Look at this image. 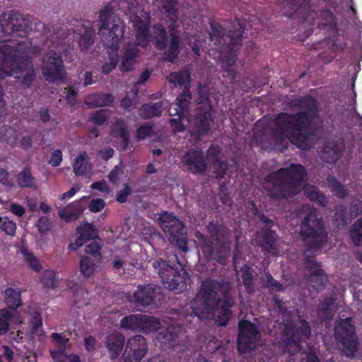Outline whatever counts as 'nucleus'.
Returning <instances> with one entry per match:
<instances>
[{
    "instance_id": "2eb2a0df",
    "label": "nucleus",
    "mask_w": 362,
    "mask_h": 362,
    "mask_svg": "<svg viewBox=\"0 0 362 362\" xmlns=\"http://www.w3.org/2000/svg\"><path fill=\"white\" fill-rule=\"evenodd\" d=\"M42 74L49 82L62 81L66 78V72L62 57L56 52L50 54L43 62Z\"/></svg>"
},
{
    "instance_id": "e433bc0d",
    "label": "nucleus",
    "mask_w": 362,
    "mask_h": 362,
    "mask_svg": "<svg viewBox=\"0 0 362 362\" xmlns=\"http://www.w3.org/2000/svg\"><path fill=\"white\" fill-rule=\"evenodd\" d=\"M4 293L5 303L10 309L16 310L21 305V293L20 291L7 288Z\"/></svg>"
},
{
    "instance_id": "ea45409f",
    "label": "nucleus",
    "mask_w": 362,
    "mask_h": 362,
    "mask_svg": "<svg viewBox=\"0 0 362 362\" xmlns=\"http://www.w3.org/2000/svg\"><path fill=\"white\" fill-rule=\"evenodd\" d=\"M31 23L30 20L26 18L23 15L17 10H8L4 11L0 15L1 23Z\"/></svg>"
},
{
    "instance_id": "a18cd8bd",
    "label": "nucleus",
    "mask_w": 362,
    "mask_h": 362,
    "mask_svg": "<svg viewBox=\"0 0 362 362\" xmlns=\"http://www.w3.org/2000/svg\"><path fill=\"white\" fill-rule=\"evenodd\" d=\"M349 235L354 243L356 247H359L362 244V217L358 218L351 226L349 230Z\"/></svg>"
},
{
    "instance_id": "69168bd1",
    "label": "nucleus",
    "mask_w": 362,
    "mask_h": 362,
    "mask_svg": "<svg viewBox=\"0 0 362 362\" xmlns=\"http://www.w3.org/2000/svg\"><path fill=\"white\" fill-rule=\"evenodd\" d=\"M0 183L8 189L15 187V182L11 177L9 172L2 168H0Z\"/></svg>"
},
{
    "instance_id": "9d476101",
    "label": "nucleus",
    "mask_w": 362,
    "mask_h": 362,
    "mask_svg": "<svg viewBox=\"0 0 362 362\" xmlns=\"http://www.w3.org/2000/svg\"><path fill=\"white\" fill-rule=\"evenodd\" d=\"M213 112L209 97L204 94L200 95L194 117V129L192 133V136L197 140L209 134L214 123Z\"/></svg>"
},
{
    "instance_id": "5701e85b",
    "label": "nucleus",
    "mask_w": 362,
    "mask_h": 362,
    "mask_svg": "<svg viewBox=\"0 0 362 362\" xmlns=\"http://www.w3.org/2000/svg\"><path fill=\"white\" fill-rule=\"evenodd\" d=\"M115 98L111 93H96L87 96L85 105L89 108L111 106Z\"/></svg>"
},
{
    "instance_id": "37998d69",
    "label": "nucleus",
    "mask_w": 362,
    "mask_h": 362,
    "mask_svg": "<svg viewBox=\"0 0 362 362\" xmlns=\"http://www.w3.org/2000/svg\"><path fill=\"white\" fill-rule=\"evenodd\" d=\"M327 153H332V157L329 163H335L339 160L345 149V144L343 140L332 142L329 146H325Z\"/></svg>"
},
{
    "instance_id": "0e129e2a",
    "label": "nucleus",
    "mask_w": 362,
    "mask_h": 362,
    "mask_svg": "<svg viewBox=\"0 0 362 362\" xmlns=\"http://www.w3.org/2000/svg\"><path fill=\"white\" fill-rule=\"evenodd\" d=\"M153 125L150 123L144 124L139 127L136 132V137L138 141L146 139L153 134Z\"/></svg>"
},
{
    "instance_id": "4be33fe9",
    "label": "nucleus",
    "mask_w": 362,
    "mask_h": 362,
    "mask_svg": "<svg viewBox=\"0 0 362 362\" xmlns=\"http://www.w3.org/2000/svg\"><path fill=\"white\" fill-rule=\"evenodd\" d=\"M320 30H332L335 35L325 37L323 40L313 43L312 50L329 49L333 47L336 43V35L338 33V24H317Z\"/></svg>"
},
{
    "instance_id": "2f4dec72",
    "label": "nucleus",
    "mask_w": 362,
    "mask_h": 362,
    "mask_svg": "<svg viewBox=\"0 0 362 362\" xmlns=\"http://www.w3.org/2000/svg\"><path fill=\"white\" fill-rule=\"evenodd\" d=\"M117 3H109L100 11L98 23H124L115 13Z\"/></svg>"
},
{
    "instance_id": "4468645a",
    "label": "nucleus",
    "mask_w": 362,
    "mask_h": 362,
    "mask_svg": "<svg viewBox=\"0 0 362 362\" xmlns=\"http://www.w3.org/2000/svg\"><path fill=\"white\" fill-rule=\"evenodd\" d=\"M160 287L153 284L139 285L134 292H128V301L136 305L146 307L152 304L160 295Z\"/></svg>"
},
{
    "instance_id": "774afa93",
    "label": "nucleus",
    "mask_w": 362,
    "mask_h": 362,
    "mask_svg": "<svg viewBox=\"0 0 362 362\" xmlns=\"http://www.w3.org/2000/svg\"><path fill=\"white\" fill-rule=\"evenodd\" d=\"M137 49L132 45H126L123 47V65L126 63V61L133 62L136 57Z\"/></svg>"
},
{
    "instance_id": "680f3d73",
    "label": "nucleus",
    "mask_w": 362,
    "mask_h": 362,
    "mask_svg": "<svg viewBox=\"0 0 362 362\" xmlns=\"http://www.w3.org/2000/svg\"><path fill=\"white\" fill-rule=\"evenodd\" d=\"M207 229L211 237L218 243H219L221 239L224 237V228L221 225L217 223L211 222L209 224Z\"/></svg>"
},
{
    "instance_id": "79ce46f5",
    "label": "nucleus",
    "mask_w": 362,
    "mask_h": 362,
    "mask_svg": "<svg viewBox=\"0 0 362 362\" xmlns=\"http://www.w3.org/2000/svg\"><path fill=\"white\" fill-rule=\"evenodd\" d=\"M194 236L199 241V245L202 252L207 258H211L214 252V248L210 238L205 236L200 231H196Z\"/></svg>"
},
{
    "instance_id": "58836bf2",
    "label": "nucleus",
    "mask_w": 362,
    "mask_h": 362,
    "mask_svg": "<svg viewBox=\"0 0 362 362\" xmlns=\"http://www.w3.org/2000/svg\"><path fill=\"white\" fill-rule=\"evenodd\" d=\"M162 8L170 23H177V15L178 12L177 0H161Z\"/></svg>"
},
{
    "instance_id": "6e6552de",
    "label": "nucleus",
    "mask_w": 362,
    "mask_h": 362,
    "mask_svg": "<svg viewBox=\"0 0 362 362\" xmlns=\"http://www.w3.org/2000/svg\"><path fill=\"white\" fill-rule=\"evenodd\" d=\"M334 337L343 354L347 358H354L359 348V341L351 317L340 319L336 323Z\"/></svg>"
},
{
    "instance_id": "f8f14e48",
    "label": "nucleus",
    "mask_w": 362,
    "mask_h": 362,
    "mask_svg": "<svg viewBox=\"0 0 362 362\" xmlns=\"http://www.w3.org/2000/svg\"><path fill=\"white\" fill-rule=\"evenodd\" d=\"M23 61V57L11 52L9 45H0V78L22 72L25 69Z\"/></svg>"
},
{
    "instance_id": "c03bdc74",
    "label": "nucleus",
    "mask_w": 362,
    "mask_h": 362,
    "mask_svg": "<svg viewBox=\"0 0 362 362\" xmlns=\"http://www.w3.org/2000/svg\"><path fill=\"white\" fill-rule=\"evenodd\" d=\"M101 240L98 238L97 240H92L88 244L85 245V252L92 256L96 262H101L102 254H101Z\"/></svg>"
},
{
    "instance_id": "20e7f679",
    "label": "nucleus",
    "mask_w": 362,
    "mask_h": 362,
    "mask_svg": "<svg viewBox=\"0 0 362 362\" xmlns=\"http://www.w3.org/2000/svg\"><path fill=\"white\" fill-rule=\"evenodd\" d=\"M233 26L226 33L221 24H210V39L215 44L221 45V51L225 52L222 68L232 80L236 78V71L233 68L238 59V54L242 39L246 30V24H232Z\"/></svg>"
},
{
    "instance_id": "72a5a7b5",
    "label": "nucleus",
    "mask_w": 362,
    "mask_h": 362,
    "mask_svg": "<svg viewBox=\"0 0 362 362\" xmlns=\"http://www.w3.org/2000/svg\"><path fill=\"white\" fill-rule=\"evenodd\" d=\"M306 279L313 284L315 289H322L327 282V276L322 268L313 271L310 275H306Z\"/></svg>"
},
{
    "instance_id": "13d9d810",
    "label": "nucleus",
    "mask_w": 362,
    "mask_h": 362,
    "mask_svg": "<svg viewBox=\"0 0 362 362\" xmlns=\"http://www.w3.org/2000/svg\"><path fill=\"white\" fill-rule=\"evenodd\" d=\"M0 229L10 236H13L16 230V224L7 216L0 217Z\"/></svg>"
},
{
    "instance_id": "bf43d9fd",
    "label": "nucleus",
    "mask_w": 362,
    "mask_h": 362,
    "mask_svg": "<svg viewBox=\"0 0 362 362\" xmlns=\"http://www.w3.org/2000/svg\"><path fill=\"white\" fill-rule=\"evenodd\" d=\"M42 284L47 288H54L57 286L56 274L52 270L45 271L41 276Z\"/></svg>"
},
{
    "instance_id": "c756f323",
    "label": "nucleus",
    "mask_w": 362,
    "mask_h": 362,
    "mask_svg": "<svg viewBox=\"0 0 362 362\" xmlns=\"http://www.w3.org/2000/svg\"><path fill=\"white\" fill-rule=\"evenodd\" d=\"M326 182L331 192L337 198L343 199L348 197L349 189L335 176L329 175Z\"/></svg>"
},
{
    "instance_id": "423d86ee",
    "label": "nucleus",
    "mask_w": 362,
    "mask_h": 362,
    "mask_svg": "<svg viewBox=\"0 0 362 362\" xmlns=\"http://www.w3.org/2000/svg\"><path fill=\"white\" fill-rule=\"evenodd\" d=\"M123 33L124 28L121 24H100L99 35L108 58L102 66V72L105 75L115 69L118 63L119 43Z\"/></svg>"
},
{
    "instance_id": "f257e3e1",
    "label": "nucleus",
    "mask_w": 362,
    "mask_h": 362,
    "mask_svg": "<svg viewBox=\"0 0 362 362\" xmlns=\"http://www.w3.org/2000/svg\"><path fill=\"white\" fill-rule=\"evenodd\" d=\"M286 105L296 112H281L275 115L271 131L276 144H282L288 139L301 150L309 148L308 142L317 135L320 125L317 122L320 117V103L311 95L288 98Z\"/></svg>"
},
{
    "instance_id": "8fccbe9b",
    "label": "nucleus",
    "mask_w": 362,
    "mask_h": 362,
    "mask_svg": "<svg viewBox=\"0 0 362 362\" xmlns=\"http://www.w3.org/2000/svg\"><path fill=\"white\" fill-rule=\"evenodd\" d=\"M95 30L93 28H86L81 35L78 44L82 51H88L94 42Z\"/></svg>"
},
{
    "instance_id": "603ef678",
    "label": "nucleus",
    "mask_w": 362,
    "mask_h": 362,
    "mask_svg": "<svg viewBox=\"0 0 362 362\" xmlns=\"http://www.w3.org/2000/svg\"><path fill=\"white\" fill-rule=\"evenodd\" d=\"M180 221L173 212L162 211L158 218V223L163 230L174 225L175 221Z\"/></svg>"
},
{
    "instance_id": "bb28decb",
    "label": "nucleus",
    "mask_w": 362,
    "mask_h": 362,
    "mask_svg": "<svg viewBox=\"0 0 362 362\" xmlns=\"http://www.w3.org/2000/svg\"><path fill=\"white\" fill-rule=\"evenodd\" d=\"M33 24H0V30L6 35L16 34V36L25 37Z\"/></svg>"
},
{
    "instance_id": "6e6d98bb",
    "label": "nucleus",
    "mask_w": 362,
    "mask_h": 362,
    "mask_svg": "<svg viewBox=\"0 0 362 362\" xmlns=\"http://www.w3.org/2000/svg\"><path fill=\"white\" fill-rule=\"evenodd\" d=\"M137 30L136 40L139 41V44L142 46H146L151 39V35L149 33V28L151 24H141Z\"/></svg>"
},
{
    "instance_id": "09e8293b",
    "label": "nucleus",
    "mask_w": 362,
    "mask_h": 362,
    "mask_svg": "<svg viewBox=\"0 0 362 362\" xmlns=\"http://www.w3.org/2000/svg\"><path fill=\"white\" fill-rule=\"evenodd\" d=\"M100 262H96L95 259H91L88 256H83L81 258L80 261V270L83 276L88 277L95 271V267Z\"/></svg>"
},
{
    "instance_id": "052dcab7",
    "label": "nucleus",
    "mask_w": 362,
    "mask_h": 362,
    "mask_svg": "<svg viewBox=\"0 0 362 362\" xmlns=\"http://www.w3.org/2000/svg\"><path fill=\"white\" fill-rule=\"evenodd\" d=\"M11 317L12 315L8 310H0V335L6 334L8 331Z\"/></svg>"
},
{
    "instance_id": "9b49d317",
    "label": "nucleus",
    "mask_w": 362,
    "mask_h": 362,
    "mask_svg": "<svg viewBox=\"0 0 362 362\" xmlns=\"http://www.w3.org/2000/svg\"><path fill=\"white\" fill-rule=\"evenodd\" d=\"M238 329V350L241 354H250L257 348L261 339L259 329L255 324L247 320H243L239 322Z\"/></svg>"
},
{
    "instance_id": "b1692460",
    "label": "nucleus",
    "mask_w": 362,
    "mask_h": 362,
    "mask_svg": "<svg viewBox=\"0 0 362 362\" xmlns=\"http://www.w3.org/2000/svg\"><path fill=\"white\" fill-rule=\"evenodd\" d=\"M351 218L348 208L345 204H337L334 209L332 222L337 228H346L351 222Z\"/></svg>"
},
{
    "instance_id": "6ab92c4d",
    "label": "nucleus",
    "mask_w": 362,
    "mask_h": 362,
    "mask_svg": "<svg viewBox=\"0 0 362 362\" xmlns=\"http://www.w3.org/2000/svg\"><path fill=\"white\" fill-rule=\"evenodd\" d=\"M179 24H170L169 32L170 41L168 51L165 53L164 59L166 62H175L180 53V44L181 42V36L177 30Z\"/></svg>"
},
{
    "instance_id": "ddd939ff",
    "label": "nucleus",
    "mask_w": 362,
    "mask_h": 362,
    "mask_svg": "<svg viewBox=\"0 0 362 362\" xmlns=\"http://www.w3.org/2000/svg\"><path fill=\"white\" fill-rule=\"evenodd\" d=\"M180 160L185 170L192 175H203L207 170L206 158L201 149L191 148L185 151Z\"/></svg>"
},
{
    "instance_id": "0eeeda50",
    "label": "nucleus",
    "mask_w": 362,
    "mask_h": 362,
    "mask_svg": "<svg viewBox=\"0 0 362 362\" xmlns=\"http://www.w3.org/2000/svg\"><path fill=\"white\" fill-rule=\"evenodd\" d=\"M174 259L177 261L179 267L170 265L167 261L162 259L155 260L153 262V267L161 278L165 288L180 293L186 289V278L188 274L182 267L177 255H174Z\"/></svg>"
},
{
    "instance_id": "412c9836",
    "label": "nucleus",
    "mask_w": 362,
    "mask_h": 362,
    "mask_svg": "<svg viewBox=\"0 0 362 362\" xmlns=\"http://www.w3.org/2000/svg\"><path fill=\"white\" fill-rule=\"evenodd\" d=\"M257 243L263 252L267 254L275 253L277 251L275 231L262 229L257 233Z\"/></svg>"
},
{
    "instance_id": "f3484780",
    "label": "nucleus",
    "mask_w": 362,
    "mask_h": 362,
    "mask_svg": "<svg viewBox=\"0 0 362 362\" xmlns=\"http://www.w3.org/2000/svg\"><path fill=\"white\" fill-rule=\"evenodd\" d=\"M163 232L172 245L176 247L181 252H187L188 251L187 235L185 232V226L181 221H175L174 225H170Z\"/></svg>"
},
{
    "instance_id": "5fc2aeb1",
    "label": "nucleus",
    "mask_w": 362,
    "mask_h": 362,
    "mask_svg": "<svg viewBox=\"0 0 362 362\" xmlns=\"http://www.w3.org/2000/svg\"><path fill=\"white\" fill-rule=\"evenodd\" d=\"M36 77L35 69L33 65L30 64L21 80V86L25 89L30 88L35 81Z\"/></svg>"
},
{
    "instance_id": "f704fd0d",
    "label": "nucleus",
    "mask_w": 362,
    "mask_h": 362,
    "mask_svg": "<svg viewBox=\"0 0 362 362\" xmlns=\"http://www.w3.org/2000/svg\"><path fill=\"white\" fill-rule=\"evenodd\" d=\"M160 327V322L158 319L153 316L142 315L139 332L145 334L156 332Z\"/></svg>"
},
{
    "instance_id": "f03ea898",
    "label": "nucleus",
    "mask_w": 362,
    "mask_h": 362,
    "mask_svg": "<svg viewBox=\"0 0 362 362\" xmlns=\"http://www.w3.org/2000/svg\"><path fill=\"white\" fill-rule=\"evenodd\" d=\"M222 284L215 279H206L202 282L192 308L197 315L211 314L217 310L215 322L218 326H226L232 316L231 308L235 301L228 290H223Z\"/></svg>"
},
{
    "instance_id": "a19ab883",
    "label": "nucleus",
    "mask_w": 362,
    "mask_h": 362,
    "mask_svg": "<svg viewBox=\"0 0 362 362\" xmlns=\"http://www.w3.org/2000/svg\"><path fill=\"white\" fill-rule=\"evenodd\" d=\"M76 235L86 243V241L94 239L95 228L92 223L83 222L77 227Z\"/></svg>"
},
{
    "instance_id": "cd10ccee",
    "label": "nucleus",
    "mask_w": 362,
    "mask_h": 362,
    "mask_svg": "<svg viewBox=\"0 0 362 362\" xmlns=\"http://www.w3.org/2000/svg\"><path fill=\"white\" fill-rule=\"evenodd\" d=\"M82 213L83 209L78 202H72L58 211L59 218L66 222L78 219Z\"/></svg>"
},
{
    "instance_id": "39448f33",
    "label": "nucleus",
    "mask_w": 362,
    "mask_h": 362,
    "mask_svg": "<svg viewBox=\"0 0 362 362\" xmlns=\"http://www.w3.org/2000/svg\"><path fill=\"white\" fill-rule=\"evenodd\" d=\"M299 235L308 250H317L324 246L328 240L323 220L316 211L306 214L300 224Z\"/></svg>"
},
{
    "instance_id": "de8ad7c7",
    "label": "nucleus",
    "mask_w": 362,
    "mask_h": 362,
    "mask_svg": "<svg viewBox=\"0 0 362 362\" xmlns=\"http://www.w3.org/2000/svg\"><path fill=\"white\" fill-rule=\"evenodd\" d=\"M192 100V93L190 88L185 86L182 92L176 98V105L179 107L180 111L184 112L187 110Z\"/></svg>"
},
{
    "instance_id": "338daca9",
    "label": "nucleus",
    "mask_w": 362,
    "mask_h": 362,
    "mask_svg": "<svg viewBox=\"0 0 362 362\" xmlns=\"http://www.w3.org/2000/svg\"><path fill=\"white\" fill-rule=\"evenodd\" d=\"M303 265L308 271L313 272V271H315L318 269V268H322L321 263L317 262L315 256L308 255L304 258Z\"/></svg>"
},
{
    "instance_id": "4c0bfd02",
    "label": "nucleus",
    "mask_w": 362,
    "mask_h": 362,
    "mask_svg": "<svg viewBox=\"0 0 362 362\" xmlns=\"http://www.w3.org/2000/svg\"><path fill=\"white\" fill-rule=\"evenodd\" d=\"M155 30V47L160 51H163L167 47L168 37L163 24H154Z\"/></svg>"
},
{
    "instance_id": "864d4df0",
    "label": "nucleus",
    "mask_w": 362,
    "mask_h": 362,
    "mask_svg": "<svg viewBox=\"0 0 362 362\" xmlns=\"http://www.w3.org/2000/svg\"><path fill=\"white\" fill-rule=\"evenodd\" d=\"M217 245H218V247L215 246L213 255L218 263L225 264L229 256V249L223 242H217Z\"/></svg>"
},
{
    "instance_id": "49530a36",
    "label": "nucleus",
    "mask_w": 362,
    "mask_h": 362,
    "mask_svg": "<svg viewBox=\"0 0 362 362\" xmlns=\"http://www.w3.org/2000/svg\"><path fill=\"white\" fill-rule=\"evenodd\" d=\"M89 164L87 162V155L86 152L80 153L75 158L73 165L74 172L77 176L86 174Z\"/></svg>"
},
{
    "instance_id": "3c124183",
    "label": "nucleus",
    "mask_w": 362,
    "mask_h": 362,
    "mask_svg": "<svg viewBox=\"0 0 362 362\" xmlns=\"http://www.w3.org/2000/svg\"><path fill=\"white\" fill-rule=\"evenodd\" d=\"M336 299L334 297H327L322 301L317 308V313L318 317L322 320H326L329 317V308L334 305Z\"/></svg>"
},
{
    "instance_id": "1a4fd4ad",
    "label": "nucleus",
    "mask_w": 362,
    "mask_h": 362,
    "mask_svg": "<svg viewBox=\"0 0 362 362\" xmlns=\"http://www.w3.org/2000/svg\"><path fill=\"white\" fill-rule=\"evenodd\" d=\"M300 327L298 328L293 323H287L284 330V337L279 341V347L283 354L294 355L300 350L302 337L309 338L311 335V329L305 320L300 321Z\"/></svg>"
},
{
    "instance_id": "aec40b11",
    "label": "nucleus",
    "mask_w": 362,
    "mask_h": 362,
    "mask_svg": "<svg viewBox=\"0 0 362 362\" xmlns=\"http://www.w3.org/2000/svg\"><path fill=\"white\" fill-rule=\"evenodd\" d=\"M110 135L114 138L121 139L119 148L120 151H124L127 149L130 142V136L127 124L123 119H117L112 123L110 128Z\"/></svg>"
},
{
    "instance_id": "c85d7f7f",
    "label": "nucleus",
    "mask_w": 362,
    "mask_h": 362,
    "mask_svg": "<svg viewBox=\"0 0 362 362\" xmlns=\"http://www.w3.org/2000/svg\"><path fill=\"white\" fill-rule=\"evenodd\" d=\"M18 185L21 188H35L36 180L33 175L31 168L25 166L16 175Z\"/></svg>"
},
{
    "instance_id": "dca6fc26",
    "label": "nucleus",
    "mask_w": 362,
    "mask_h": 362,
    "mask_svg": "<svg viewBox=\"0 0 362 362\" xmlns=\"http://www.w3.org/2000/svg\"><path fill=\"white\" fill-rule=\"evenodd\" d=\"M148 350L146 339L141 335L130 337L125 350L126 362H139L146 354Z\"/></svg>"
},
{
    "instance_id": "e2e57ef3",
    "label": "nucleus",
    "mask_w": 362,
    "mask_h": 362,
    "mask_svg": "<svg viewBox=\"0 0 362 362\" xmlns=\"http://www.w3.org/2000/svg\"><path fill=\"white\" fill-rule=\"evenodd\" d=\"M107 110L105 109H100L93 112L90 120L93 122L95 125L100 126L107 122L108 119Z\"/></svg>"
},
{
    "instance_id": "7ed1b4c3",
    "label": "nucleus",
    "mask_w": 362,
    "mask_h": 362,
    "mask_svg": "<svg viewBox=\"0 0 362 362\" xmlns=\"http://www.w3.org/2000/svg\"><path fill=\"white\" fill-rule=\"evenodd\" d=\"M307 176L301 164L291 163L269 173L264 180L263 187L269 198L281 201L294 197Z\"/></svg>"
},
{
    "instance_id": "c9c22d12",
    "label": "nucleus",
    "mask_w": 362,
    "mask_h": 362,
    "mask_svg": "<svg viewBox=\"0 0 362 362\" xmlns=\"http://www.w3.org/2000/svg\"><path fill=\"white\" fill-rule=\"evenodd\" d=\"M141 314H132L120 320V327L125 330L139 331L141 322Z\"/></svg>"
},
{
    "instance_id": "7c9ffc66",
    "label": "nucleus",
    "mask_w": 362,
    "mask_h": 362,
    "mask_svg": "<svg viewBox=\"0 0 362 362\" xmlns=\"http://www.w3.org/2000/svg\"><path fill=\"white\" fill-rule=\"evenodd\" d=\"M168 81L176 88H190L191 76L188 71L180 70L170 73Z\"/></svg>"
},
{
    "instance_id": "393cba45",
    "label": "nucleus",
    "mask_w": 362,
    "mask_h": 362,
    "mask_svg": "<svg viewBox=\"0 0 362 362\" xmlns=\"http://www.w3.org/2000/svg\"><path fill=\"white\" fill-rule=\"evenodd\" d=\"M156 339L163 348H174L178 344V332L175 327H168L158 332Z\"/></svg>"
},
{
    "instance_id": "473e14b6",
    "label": "nucleus",
    "mask_w": 362,
    "mask_h": 362,
    "mask_svg": "<svg viewBox=\"0 0 362 362\" xmlns=\"http://www.w3.org/2000/svg\"><path fill=\"white\" fill-rule=\"evenodd\" d=\"M243 284L246 292L249 294H253L256 291L255 281L256 278L253 275L252 269L247 264L241 267Z\"/></svg>"
},
{
    "instance_id": "4d7b16f0",
    "label": "nucleus",
    "mask_w": 362,
    "mask_h": 362,
    "mask_svg": "<svg viewBox=\"0 0 362 362\" xmlns=\"http://www.w3.org/2000/svg\"><path fill=\"white\" fill-rule=\"evenodd\" d=\"M170 115H175L176 117L171 118L169 120L170 127L175 133L182 132L185 130V127L182 122V117L184 116V112L182 111H178L177 109L175 110V113H170Z\"/></svg>"
},
{
    "instance_id": "a211bd4d",
    "label": "nucleus",
    "mask_w": 362,
    "mask_h": 362,
    "mask_svg": "<svg viewBox=\"0 0 362 362\" xmlns=\"http://www.w3.org/2000/svg\"><path fill=\"white\" fill-rule=\"evenodd\" d=\"M125 343L124 336L119 332H113L105 339V347L110 359H117L123 351Z\"/></svg>"
},
{
    "instance_id": "a878e982",
    "label": "nucleus",
    "mask_w": 362,
    "mask_h": 362,
    "mask_svg": "<svg viewBox=\"0 0 362 362\" xmlns=\"http://www.w3.org/2000/svg\"><path fill=\"white\" fill-rule=\"evenodd\" d=\"M163 105L161 101L143 104L139 109V116L144 119L160 117Z\"/></svg>"
}]
</instances>
